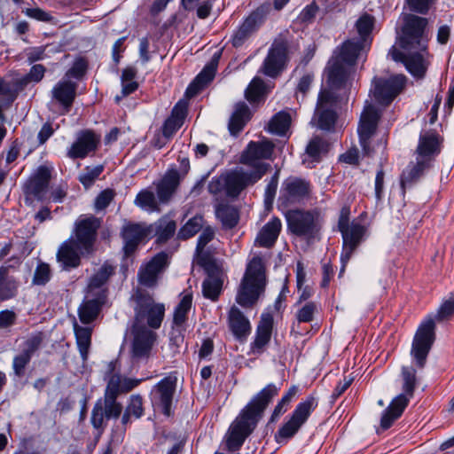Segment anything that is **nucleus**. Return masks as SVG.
I'll use <instances>...</instances> for the list:
<instances>
[{
	"instance_id": "obj_41",
	"label": "nucleus",
	"mask_w": 454,
	"mask_h": 454,
	"mask_svg": "<svg viewBox=\"0 0 454 454\" xmlns=\"http://www.w3.org/2000/svg\"><path fill=\"white\" fill-rule=\"evenodd\" d=\"M8 272L9 267H0V301L11 300L18 294L19 282Z\"/></svg>"
},
{
	"instance_id": "obj_52",
	"label": "nucleus",
	"mask_w": 454,
	"mask_h": 454,
	"mask_svg": "<svg viewBox=\"0 0 454 454\" xmlns=\"http://www.w3.org/2000/svg\"><path fill=\"white\" fill-rule=\"evenodd\" d=\"M219 61V55L215 54L200 74L195 77L197 82H200L205 87L215 78L217 65Z\"/></svg>"
},
{
	"instance_id": "obj_26",
	"label": "nucleus",
	"mask_w": 454,
	"mask_h": 454,
	"mask_svg": "<svg viewBox=\"0 0 454 454\" xmlns=\"http://www.w3.org/2000/svg\"><path fill=\"white\" fill-rule=\"evenodd\" d=\"M442 138L435 130L420 134L416 149L417 159L427 161L430 166L435 157L441 153Z\"/></svg>"
},
{
	"instance_id": "obj_40",
	"label": "nucleus",
	"mask_w": 454,
	"mask_h": 454,
	"mask_svg": "<svg viewBox=\"0 0 454 454\" xmlns=\"http://www.w3.org/2000/svg\"><path fill=\"white\" fill-rule=\"evenodd\" d=\"M229 326L238 339L246 337L251 330L248 319L236 307H232L229 312Z\"/></svg>"
},
{
	"instance_id": "obj_9",
	"label": "nucleus",
	"mask_w": 454,
	"mask_h": 454,
	"mask_svg": "<svg viewBox=\"0 0 454 454\" xmlns=\"http://www.w3.org/2000/svg\"><path fill=\"white\" fill-rule=\"evenodd\" d=\"M134 322L132 325H146L149 329H159L165 316L163 303L155 302L153 297L145 291H137L133 296Z\"/></svg>"
},
{
	"instance_id": "obj_15",
	"label": "nucleus",
	"mask_w": 454,
	"mask_h": 454,
	"mask_svg": "<svg viewBox=\"0 0 454 454\" xmlns=\"http://www.w3.org/2000/svg\"><path fill=\"white\" fill-rule=\"evenodd\" d=\"M170 264V255L161 251L143 263L137 271L138 283L147 288H153Z\"/></svg>"
},
{
	"instance_id": "obj_59",
	"label": "nucleus",
	"mask_w": 454,
	"mask_h": 454,
	"mask_svg": "<svg viewBox=\"0 0 454 454\" xmlns=\"http://www.w3.org/2000/svg\"><path fill=\"white\" fill-rule=\"evenodd\" d=\"M115 196L114 190L106 189L101 192L96 198L95 207L97 210H103L106 208L112 202Z\"/></svg>"
},
{
	"instance_id": "obj_64",
	"label": "nucleus",
	"mask_w": 454,
	"mask_h": 454,
	"mask_svg": "<svg viewBox=\"0 0 454 454\" xmlns=\"http://www.w3.org/2000/svg\"><path fill=\"white\" fill-rule=\"evenodd\" d=\"M214 6V0H204L196 6V15L200 20L207 19L212 12Z\"/></svg>"
},
{
	"instance_id": "obj_46",
	"label": "nucleus",
	"mask_w": 454,
	"mask_h": 454,
	"mask_svg": "<svg viewBox=\"0 0 454 454\" xmlns=\"http://www.w3.org/2000/svg\"><path fill=\"white\" fill-rule=\"evenodd\" d=\"M116 266L106 261L90 278L89 288L98 289L103 286L115 274Z\"/></svg>"
},
{
	"instance_id": "obj_42",
	"label": "nucleus",
	"mask_w": 454,
	"mask_h": 454,
	"mask_svg": "<svg viewBox=\"0 0 454 454\" xmlns=\"http://www.w3.org/2000/svg\"><path fill=\"white\" fill-rule=\"evenodd\" d=\"M273 317L270 314H262L257 326L256 336L253 343L254 349L262 348L270 340Z\"/></svg>"
},
{
	"instance_id": "obj_58",
	"label": "nucleus",
	"mask_w": 454,
	"mask_h": 454,
	"mask_svg": "<svg viewBox=\"0 0 454 454\" xmlns=\"http://www.w3.org/2000/svg\"><path fill=\"white\" fill-rule=\"evenodd\" d=\"M87 67L88 65L85 59H76L73 66L67 70L66 76L81 79L85 74Z\"/></svg>"
},
{
	"instance_id": "obj_28",
	"label": "nucleus",
	"mask_w": 454,
	"mask_h": 454,
	"mask_svg": "<svg viewBox=\"0 0 454 454\" xmlns=\"http://www.w3.org/2000/svg\"><path fill=\"white\" fill-rule=\"evenodd\" d=\"M70 239L64 241L59 247L56 258L63 270H71L78 268L82 263V257H88L90 254H82Z\"/></svg>"
},
{
	"instance_id": "obj_13",
	"label": "nucleus",
	"mask_w": 454,
	"mask_h": 454,
	"mask_svg": "<svg viewBox=\"0 0 454 454\" xmlns=\"http://www.w3.org/2000/svg\"><path fill=\"white\" fill-rule=\"evenodd\" d=\"M288 231L308 239H314L321 229L314 214L309 210L293 209L286 212Z\"/></svg>"
},
{
	"instance_id": "obj_29",
	"label": "nucleus",
	"mask_w": 454,
	"mask_h": 454,
	"mask_svg": "<svg viewBox=\"0 0 454 454\" xmlns=\"http://www.w3.org/2000/svg\"><path fill=\"white\" fill-rule=\"evenodd\" d=\"M43 339L40 334L33 335L24 342L22 351L16 355L12 360V369L16 377L21 378L26 373V367L30 363L32 356L40 348Z\"/></svg>"
},
{
	"instance_id": "obj_60",
	"label": "nucleus",
	"mask_w": 454,
	"mask_h": 454,
	"mask_svg": "<svg viewBox=\"0 0 454 454\" xmlns=\"http://www.w3.org/2000/svg\"><path fill=\"white\" fill-rule=\"evenodd\" d=\"M215 237V231L211 227H206L203 229L202 232L199 236L197 246H196V252L198 254L201 253L206 246L214 239Z\"/></svg>"
},
{
	"instance_id": "obj_55",
	"label": "nucleus",
	"mask_w": 454,
	"mask_h": 454,
	"mask_svg": "<svg viewBox=\"0 0 454 454\" xmlns=\"http://www.w3.org/2000/svg\"><path fill=\"white\" fill-rule=\"evenodd\" d=\"M104 167L98 165L93 168L86 167L83 173L80 174L78 180L85 187L90 188L102 174Z\"/></svg>"
},
{
	"instance_id": "obj_34",
	"label": "nucleus",
	"mask_w": 454,
	"mask_h": 454,
	"mask_svg": "<svg viewBox=\"0 0 454 454\" xmlns=\"http://www.w3.org/2000/svg\"><path fill=\"white\" fill-rule=\"evenodd\" d=\"M187 114V105L184 101H178L173 107L170 115L162 125V136L168 140L182 127Z\"/></svg>"
},
{
	"instance_id": "obj_62",
	"label": "nucleus",
	"mask_w": 454,
	"mask_h": 454,
	"mask_svg": "<svg viewBox=\"0 0 454 454\" xmlns=\"http://www.w3.org/2000/svg\"><path fill=\"white\" fill-rule=\"evenodd\" d=\"M23 12L29 18L35 19L39 21H51L52 17L49 12H44L40 8H27Z\"/></svg>"
},
{
	"instance_id": "obj_31",
	"label": "nucleus",
	"mask_w": 454,
	"mask_h": 454,
	"mask_svg": "<svg viewBox=\"0 0 454 454\" xmlns=\"http://www.w3.org/2000/svg\"><path fill=\"white\" fill-rule=\"evenodd\" d=\"M180 184V175L176 169H170L157 182H154L156 195L160 204H168L176 193Z\"/></svg>"
},
{
	"instance_id": "obj_36",
	"label": "nucleus",
	"mask_w": 454,
	"mask_h": 454,
	"mask_svg": "<svg viewBox=\"0 0 454 454\" xmlns=\"http://www.w3.org/2000/svg\"><path fill=\"white\" fill-rule=\"evenodd\" d=\"M106 295L104 291L93 299L84 301L78 309V316L82 324L93 322L100 313L106 301Z\"/></svg>"
},
{
	"instance_id": "obj_16",
	"label": "nucleus",
	"mask_w": 454,
	"mask_h": 454,
	"mask_svg": "<svg viewBox=\"0 0 454 454\" xmlns=\"http://www.w3.org/2000/svg\"><path fill=\"white\" fill-rule=\"evenodd\" d=\"M200 264L207 273V278L202 283L203 296L213 301H216L223 290V271L215 261L209 257H201Z\"/></svg>"
},
{
	"instance_id": "obj_37",
	"label": "nucleus",
	"mask_w": 454,
	"mask_h": 454,
	"mask_svg": "<svg viewBox=\"0 0 454 454\" xmlns=\"http://www.w3.org/2000/svg\"><path fill=\"white\" fill-rule=\"evenodd\" d=\"M150 236L156 237L158 244L166 243L176 232V223L168 216H162L154 223L149 224Z\"/></svg>"
},
{
	"instance_id": "obj_49",
	"label": "nucleus",
	"mask_w": 454,
	"mask_h": 454,
	"mask_svg": "<svg viewBox=\"0 0 454 454\" xmlns=\"http://www.w3.org/2000/svg\"><path fill=\"white\" fill-rule=\"evenodd\" d=\"M74 333L76 343L83 361L87 360L89 349L91 343V330L89 327L78 326L74 325Z\"/></svg>"
},
{
	"instance_id": "obj_44",
	"label": "nucleus",
	"mask_w": 454,
	"mask_h": 454,
	"mask_svg": "<svg viewBox=\"0 0 454 454\" xmlns=\"http://www.w3.org/2000/svg\"><path fill=\"white\" fill-rule=\"evenodd\" d=\"M215 215L226 230L234 228L239 220V210L229 204H219L215 208Z\"/></svg>"
},
{
	"instance_id": "obj_12",
	"label": "nucleus",
	"mask_w": 454,
	"mask_h": 454,
	"mask_svg": "<svg viewBox=\"0 0 454 454\" xmlns=\"http://www.w3.org/2000/svg\"><path fill=\"white\" fill-rule=\"evenodd\" d=\"M114 387L105 389L104 399H98L91 411L90 422L94 428L100 430L105 429V419H118L122 411V405L117 402Z\"/></svg>"
},
{
	"instance_id": "obj_22",
	"label": "nucleus",
	"mask_w": 454,
	"mask_h": 454,
	"mask_svg": "<svg viewBox=\"0 0 454 454\" xmlns=\"http://www.w3.org/2000/svg\"><path fill=\"white\" fill-rule=\"evenodd\" d=\"M78 84L68 79L59 81L51 89V102L59 106L61 114L71 111L76 98Z\"/></svg>"
},
{
	"instance_id": "obj_24",
	"label": "nucleus",
	"mask_w": 454,
	"mask_h": 454,
	"mask_svg": "<svg viewBox=\"0 0 454 454\" xmlns=\"http://www.w3.org/2000/svg\"><path fill=\"white\" fill-rule=\"evenodd\" d=\"M275 145L268 138L261 141H250L240 156V162L251 166L253 168L259 164H264L260 160L270 159L273 153Z\"/></svg>"
},
{
	"instance_id": "obj_61",
	"label": "nucleus",
	"mask_w": 454,
	"mask_h": 454,
	"mask_svg": "<svg viewBox=\"0 0 454 454\" xmlns=\"http://www.w3.org/2000/svg\"><path fill=\"white\" fill-rule=\"evenodd\" d=\"M318 12V6L312 3L307 5L299 15V20L302 23H310L314 20Z\"/></svg>"
},
{
	"instance_id": "obj_11",
	"label": "nucleus",
	"mask_w": 454,
	"mask_h": 454,
	"mask_svg": "<svg viewBox=\"0 0 454 454\" xmlns=\"http://www.w3.org/2000/svg\"><path fill=\"white\" fill-rule=\"evenodd\" d=\"M338 228L343 239V247L340 255V261L342 263L340 270L341 273L344 271V268L351 258L353 252L362 242L366 232V228L356 221H353L349 223L348 213H345L343 210L339 218Z\"/></svg>"
},
{
	"instance_id": "obj_50",
	"label": "nucleus",
	"mask_w": 454,
	"mask_h": 454,
	"mask_svg": "<svg viewBox=\"0 0 454 454\" xmlns=\"http://www.w3.org/2000/svg\"><path fill=\"white\" fill-rule=\"evenodd\" d=\"M192 304V294H185L174 311L173 323L176 326H182L187 320L188 312Z\"/></svg>"
},
{
	"instance_id": "obj_47",
	"label": "nucleus",
	"mask_w": 454,
	"mask_h": 454,
	"mask_svg": "<svg viewBox=\"0 0 454 454\" xmlns=\"http://www.w3.org/2000/svg\"><path fill=\"white\" fill-rule=\"evenodd\" d=\"M141 382V380L130 379L127 377H121V375L116 373L111 375L107 381V385L106 388H109L110 387H114L116 395L122 393H128L137 387Z\"/></svg>"
},
{
	"instance_id": "obj_53",
	"label": "nucleus",
	"mask_w": 454,
	"mask_h": 454,
	"mask_svg": "<svg viewBox=\"0 0 454 454\" xmlns=\"http://www.w3.org/2000/svg\"><path fill=\"white\" fill-rule=\"evenodd\" d=\"M219 61V55L215 54L200 74L195 77L197 82H200L205 87L215 78L217 65Z\"/></svg>"
},
{
	"instance_id": "obj_56",
	"label": "nucleus",
	"mask_w": 454,
	"mask_h": 454,
	"mask_svg": "<svg viewBox=\"0 0 454 454\" xmlns=\"http://www.w3.org/2000/svg\"><path fill=\"white\" fill-rule=\"evenodd\" d=\"M267 131L272 135L284 136V110L278 112L268 122Z\"/></svg>"
},
{
	"instance_id": "obj_3",
	"label": "nucleus",
	"mask_w": 454,
	"mask_h": 454,
	"mask_svg": "<svg viewBox=\"0 0 454 454\" xmlns=\"http://www.w3.org/2000/svg\"><path fill=\"white\" fill-rule=\"evenodd\" d=\"M453 316L454 299L445 300L439 307L434 317L428 315L419 325L411 349V355L418 368H424L427 356L435 340V321H448Z\"/></svg>"
},
{
	"instance_id": "obj_23",
	"label": "nucleus",
	"mask_w": 454,
	"mask_h": 454,
	"mask_svg": "<svg viewBox=\"0 0 454 454\" xmlns=\"http://www.w3.org/2000/svg\"><path fill=\"white\" fill-rule=\"evenodd\" d=\"M380 114L376 107L368 105L364 107L359 121L358 135L360 145L365 154L369 155L371 153L370 138L375 133Z\"/></svg>"
},
{
	"instance_id": "obj_33",
	"label": "nucleus",
	"mask_w": 454,
	"mask_h": 454,
	"mask_svg": "<svg viewBox=\"0 0 454 454\" xmlns=\"http://www.w3.org/2000/svg\"><path fill=\"white\" fill-rule=\"evenodd\" d=\"M252 117L253 113L247 103L244 101L236 103L228 122L230 134L238 137Z\"/></svg>"
},
{
	"instance_id": "obj_48",
	"label": "nucleus",
	"mask_w": 454,
	"mask_h": 454,
	"mask_svg": "<svg viewBox=\"0 0 454 454\" xmlns=\"http://www.w3.org/2000/svg\"><path fill=\"white\" fill-rule=\"evenodd\" d=\"M136 206L151 212H159L160 204L153 192L144 189L140 191L134 200Z\"/></svg>"
},
{
	"instance_id": "obj_2",
	"label": "nucleus",
	"mask_w": 454,
	"mask_h": 454,
	"mask_svg": "<svg viewBox=\"0 0 454 454\" xmlns=\"http://www.w3.org/2000/svg\"><path fill=\"white\" fill-rule=\"evenodd\" d=\"M273 384L261 390L240 411L231 427L227 447L231 451L238 450L245 440L254 432L269 403L279 391Z\"/></svg>"
},
{
	"instance_id": "obj_38",
	"label": "nucleus",
	"mask_w": 454,
	"mask_h": 454,
	"mask_svg": "<svg viewBox=\"0 0 454 454\" xmlns=\"http://www.w3.org/2000/svg\"><path fill=\"white\" fill-rule=\"evenodd\" d=\"M281 227L282 224L280 219L277 217L273 218L259 231L255 239V243L262 247H272L281 231Z\"/></svg>"
},
{
	"instance_id": "obj_14",
	"label": "nucleus",
	"mask_w": 454,
	"mask_h": 454,
	"mask_svg": "<svg viewBox=\"0 0 454 454\" xmlns=\"http://www.w3.org/2000/svg\"><path fill=\"white\" fill-rule=\"evenodd\" d=\"M332 90V88L325 89L320 91L313 117L317 127L327 131L333 129L337 121L335 106L338 96Z\"/></svg>"
},
{
	"instance_id": "obj_6",
	"label": "nucleus",
	"mask_w": 454,
	"mask_h": 454,
	"mask_svg": "<svg viewBox=\"0 0 454 454\" xmlns=\"http://www.w3.org/2000/svg\"><path fill=\"white\" fill-rule=\"evenodd\" d=\"M265 272L262 259L254 257L247 264L236 297L237 302L244 307H252L264 291Z\"/></svg>"
},
{
	"instance_id": "obj_27",
	"label": "nucleus",
	"mask_w": 454,
	"mask_h": 454,
	"mask_svg": "<svg viewBox=\"0 0 454 454\" xmlns=\"http://www.w3.org/2000/svg\"><path fill=\"white\" fill-rule=\"evenodd\" d=\"M284 67V39L279 37L272 43L260 69L263 74L275 78Z\"/></svg>"
},
{
	"instance_id": "obj_35",
	"label": "nucleus",
	"mask_w": 454,
	"mask_h": 454,
	"mask_svg": "<svg viewBox=\"0 0 454 454\" xmlns=\"http://www.w3.org/2000/svg\"><path fill=\"white\" fill-rule=\"evenodd\" d=\"M430 168L431 166L427 161H422L419 159H416L415 162H410L405 169L403 170L400 177L403 193L404 194L407 188H411L415 184Z\"/></svg>"
},
{
	"instance_id": "obj_39",
	"label": "nucleus",
	"mask_w": 454,
	"mask_h": 454,
	"mask_svg": "<svg viewBox=\"0 0 454 454\" xmlns=\"http://www.w3.org/2000/svg\"><path fill=\"white\" fill-rule=\"evenodd\" d=\"M268 93V88L263 80L255 76L245 90L244 96L252 106H259L265 102Z\"/></svg>"
},
{
	"instance_id": "obj_57",
	"label": "nucleus",
	"mask_w": 454,
	"mask_h": 454,
	"mask_svg": "<svg viewBox=\"0 0 454 454\" xmlns=\"http://www.w3.org/2000/svg\"><path fill=\"white\" fill-rule=\"evenodd\" d=\"M126 410L136 419L142 417L144 414L142 396L139 395H132Z\"/></svg>"
},
{
	"instance_id": "obj_63",
	"label": "nucleus",
	"mask_w": 454,
	"mask_h": 454,
	"mask_svg": "<svg viewBox=\"0 0 454 454\" xmlns=\"http://www.w3.org/2000/svg\"><path fill=\"white\" fill-rule=\"evenodd\" d=\"M45 46L32 47L27 49V59L29 64L43 60L46 57Z\"/></svg>"
},
{
	"instance_id": "obj_18",
	"label": "nucleus",
	"mask_w": 454,
	"mask_h": 454,
	"mask_svg": "<svg viewBox=\"0 0 454 454\" xmlns=\"http://www.w3.org/2000/svg\"><path fill=\"white\" fill-rule=\"evenodd\" d=\"M176 387V377L167 376L160 380L151 392V401L155 409L160 410L166 417L172 415V403Z\"/></svg>"
},
{
	"instance_id": "obj_20",
	"label": "nucleus",
	"mask_w": 454,
	"mask_h": 454,
	"mask_svg": "<svg viewBox=\"0 0 454 454\" xmlns=\"http://www.w3.org/2000/svg\"><path fill=\"white\" fill-rule=\"evenodd\" d=\"M149 224L145 223H131L124 224L121 231L123 239V253L126 257L132 255L138 246L150 236Z\"/></svg>"
},
{
	"instance_id": "obj_25",
	"label": "nucleus",
	"mask_w": 454,
	"mask_h": 454,
	"mask_svg": "<svg viewBox=\"0 0 454 454\" xmlns=\"http://www.w3.org/2000/svg\"><path fill=\"white\" fill-rule=\"evenodd\" d=\"M51 179V169L44 165L39 166L24 185L25 194L43 200L45 198Z\"/></svg>"
},
{
	"instance_id": "obj_4",
	"label": "nucleus",
	"mask_w": 454,
	"mask_h": 454,
	"mask_svg": "<svg viewBox=\"0 0 454 454\" xmlns=\"http://www.w3.org/2000/svg\"><path fill=\"white\" fill-rule=\"evenodd\" d=\"M268 167V164H259L249 171L241 168L228 170L213 177L207 184V190L214 195L223 192L229 198H238L248 185L255 184L262 177Z\"/></svg>"
},
{
	"instance_id": "obj_43",
	"label": "nucleus",
	"mask_w": 454,
	"mask_h": 454,
	"mask_svg": "<svg viewBox=\"0 0 454 454\" xmlns=\"http://www.w3.org/2000/svg\"><path fill=\"white\" fill-rule=\"evenodd\" d=\"M330 150V143L319 137H313L308 143L305 149V155L313 162H319L322 157L326 155Z\"/></svg>"
},
{
	"instance_id": "obj_32",
	"label": "nucleus",
	"mask_w": 454,
	"mask_h": 454,
	"mask_svg": "<svg viewBox=\"0 0 454 454\" xmlns=\"http://www.w3.org/2000/svg\"><path fill=\"white\" fill-rule=\"evenodd\" d=\"M311 184L301 177L290 176L286 182V201L299 203L307 200L311 194Z\"/></svg>"
},
{
	"instance_id": "obj_8",
	"label": "nucleus",
	"mask_w": 454,
	"mask_h": 454,
	"mask_svg": "<svg viewBox=\"0 0 454 454\" xmlns=\"http://www.w3.org/2000/svg\"><path fill=\"white\" fill-rule=\"evenodd\" d=\"M402 388L403 393L395 397L389 406L384 411L380 427L388 429L407 407L410 399L413 397L417 386L416 370L412 366H403L402 368Z\"/></svg>"
},
{
	"instance_id": "obj_17",
	"label": "nucleus",
	"mask_w": 454,
	"mask_h": 454,
	"mask_svg": "<svg viewBox=\"0 0 454 454\" xmlns=\"http://www.w3.org/2000/svg\"><path fill=\"white\" fill-rule=\"evenodd\" d=\"M131 357L135 361L147 359L157 340V333L146 325H132Z\"/></svg>"
},
{
	"instance_id": "obj_54",
	"label": "nucleus",
	"mask_w": 454,
	"mask_h": 454,
	"mask_svg": "<svg viewBox=\"0 0 454 454\" xmlns=\"http://www.w3.org/2000/svg\"><path fill=\"white\" fill-rule=\"evenodd\" d=\"M51 278V270L48 263L40 262L34 272L32 284L35 286H45Z\"/></svg>"
},
{
	"instance_id": "obj_45",
	"label": "nucleus",
	"mask_w": 454,
	"mask_h": 454,
	"mask_svg": "<svg viewBox=\"0 0 454 454\" xmlns=\"http://www.w3.org/2000/svg\"><path fill=\"white\" fill-rule=\"evenodd\" d=\"M375 25V18L368 13H364L356 22V28L360 36L356 39L359 43H363L364 45L369 46L372 43V31Z\"/></svg>"
},
{
	"instance_id": "obj_1",
	"label": "nucleus",
	"mask_w": 454,
	"mask_h": 454,
	"mask_svg": "<svg viewBox=\"0 0 454 454\" xmlns=\"http://www.w3.org/2000/svg\"><path fill=\"white\" fill-rule=\"evenodd\" d=\"M427 26L426 18L406 14L397 37V43L403 51L395 46L389 51L392 59L396 62H402L408 72L417 79L425 77L430 64V55L427 51L428 38L425 32Z\"/></svg>"
},
{
	"instance_id": "obj_7",
	"label": "nucleus",
	"mask_w": 454,
	"mask_h": 454,
	"mask_svg": "<svg viewBox=\"0 0 454 454\" xmlns=\"http://www.w3.org/2000/svg\"><path fill=\"white\" fill-rule=\"evenodd\" d=\"M283 8L284 0H273V4L267 1L257 6L244 18L241 24L234 31L231 39L232 46L236 49L243 46L263 26L273 9L279 12Z\"/></svg>"
},
{
	"instance_id": "obj_30",
	"label": "nucleus",
	"mask_w": 454,
	"mask_h": 454,
	"mask_svg": "<svg viewBox=\"0 0 454 454\" xmlns=\"http://www.w3.org/2000/svg\"><path fill=\"white\" fill-rule=\"evenodd\" d=\"M99 142V137L93 131H82L68 150L67 156L73 160L84 159L90 153H94L97 150Z\"/></svg>"
},
{
	"instance_id": "obj_10",
	"label": "nucleus",
	"mask_w": 454,
	"mask_h": 454,
	"mask_svg": "<svg viewBox=\"0 0 454 454\" xmlns=\"http://www.w3.org/2000/svg\"><path fill=\"white\" fill-rule=\"evenodd\" d=\"M100 226V218L93 215H82L74 222L72 235L68 239L76 244L82 254L92 255L96 250L95 245Z\"/></svg>"
},
{
	"instance_id": "obj_19",
	"label": "nucleus",
	"mask_w": 454,
	"mask_h": 454,
	"mask_svg": "<svg viewBox=\"0 0 454 454\" xmlns=\"http://www.w3.org/2000/svg\"><path fill=\"white\" fill-rule=\"evenodd\" d=\"M405 83L404 74H395L389 78H374L373 96L380 104L387 106L404 89Z\"/></svg>"
},
{
	"instance_id": "obj_21",
	"label": "nucleus",
	"mask_w": 454,
	"mask_h": 454,
	"mask_svg": "<svg viewBox=\"0 0 454 454\" xmlns=\"http://www.w3.org/2000/svg\"><path fill=\"white\" fill-rule=\"evenodd\" d=\"M317 406V399L309 395L295 407L289 419L286 422V440L294 437L298 433Z\"/></svg>"
},
{
	"instance_id": "obj_5",
	"label": "nucleus",
	"mask_w": 454,
	"mask_h": 454,
	"mask_svg": "<svg viewBox=\"0 0 454 454\" xmlns=\"http://www.w3.org/2000/svg\"><path fill=\"white\" fill-rule=\"evenodd\" d=\"M365 47L356 39H350L345 41L333 51L325 68L327 83L332 89H340L345 85L349 68L356 64L360 51Z\"/></svg>"
},
{
	"instance_id": "obj_51",
	"label": "nucleus",
	"mask_w": 454,
	"mask_h": 454,
	"mask_svg": "<svg viewBox=\"0 0 454 454\" xmlns=\"http://www.w3.org/2000/svg\"><path fill=\"white\" fill-rule=\"evenodd\" d=\"M203 226V217L195 215L188 220V222L178 231L177 239L186 240L197 234Z\"/></svg>"
}]
</instances>
